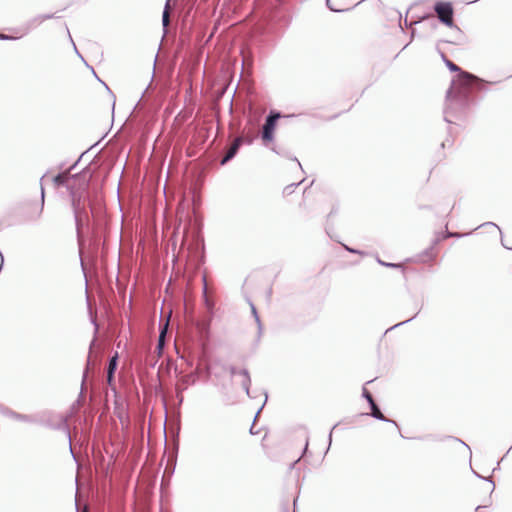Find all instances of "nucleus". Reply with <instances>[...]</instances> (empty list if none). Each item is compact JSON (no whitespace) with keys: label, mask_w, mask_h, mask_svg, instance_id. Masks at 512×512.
<instances>
[{"label":"nucleus","mask_w":512,"mask_h":512,"mask_svg":"<svg viewBox=\"0 0 512 512\" xmlns=\"http://www.w3.org/2000/svg\"><path fill=\"white\" fill-rule=\"evenodd\" d=\"M364 396L365 398L368 400V402L370 403V405H373L374 402V399L372 397V395L370 394V392H368L367 390H364Z\"/></svg>","instance_id":"10"},{"label":"nucleus","mask_w":512,"mask_h":512,"mask_svg":"<svg viewBox=\"0 0 512 512\" xmlns=\"http://www.w3.org/2000/svg\"><path fill=\"white\" fill-rule=\"evenodd\" d=\"M437 256L438 250L436 244H433L418 255V261L421 263H430L433 262Z\"/></svg>","instance_id":"4"},{"label":"nucleus","mask_w":512,"mask_h":512,"mask_svg":"<svg viewBox=\"0 0 512 512\" xmlns=\"http://www.w3.org/2000/svg\"><path fill=\"white\" fill-rule=\"evenodd\" d=\"M484 490L491 492L493 490L492 484L488 482H483Z\"/></svg>","instance_id":"13"},{"label":"nucleus","mask_w":512,"mask_h":512,"mask_svg":"<svg viewBox=\"0 0 512 512\" xmlns=\"http://www.w3.org/2000/svg\"><path fill=\"white\" fill-rule=\"evenodd\" d=\"M371 408H372V415L377 418V419H380V420H384V416L383 414L381 413V411L379 410L378 406L373 403V405H371Z\"/></svg>","instance_id":"8"},{"label":"nucleus","mask_w":512,"mask_h":512,"mask_svg":"<svg viewBox=\"0 0 512 512\" xmlns=\"http://www.w3.org/2000/svg\"><path fill=\"white\" fill-rule=\"evenodd\" d=\"M464 75H465V77H467V78H472V76H471V75H469V74H467V73H465Z\"/></svg>","instance_id":"15"},{"label":"nucleus","mask_w":512,"mask_h":512,"mask_svg":"<svg viewBox=\"0 0 512 512\" xmlns=\"http://www.w3.org/2000/svg\"><path fill=\"white\" fill-rule=\"evenodd\" d=\"M253 313L256 314L255 308H253ZM255 316H257V315H255ZM256 319L258 320V317H256Z\"/></svg>","instance_id":"16"},{"label":"nucleus","mask_w":512,"mask_h":512,"mask_svg":"<svg viewBox=\"0 0 512 512\" xmlns=\"http://www.w3.org/2000/svg\"><path fill=\"white\" fill-rule=\"evenodd\" d=\"M435 12L437 13L438 18L445 25L452 27L453 22V8L451 3L449 2H437L435 4Z\"/></svg>","instance_id":"1"},{"label":"nucleus","mask_w":512,"mask_h":512,"mask_svg":"<svg viewBox=\"0 0 512 512\" xmlns=\"http://www.w3.org/2000/svg\"><path fill=\"white\" fill-rule=\"evenodd\" d=\"M242 142H243V138L242 137H237L233 141V143L231 144V146L227 150L225 156L221 160V165L226 164L229 160H231L236 155V153L238 152L239 147L241 146Z\"/></svg>","instance_id":"5"},{"label":"nucleus","mask_w":512,"mask_h":512,"mask_svg":"<svg viewBox=\"0 0 512 512\" xmlns=\"http://www.w3.org/2000/svg\"><path fill=\"white\" fill-rule=\"evenodd\" d=\"M280 117L279 114L270 115L263 127L262 139L264 142H271L273 140V132L276 126V121Z\"/></svg>","instance_id":"3"},{"label":"nucleus","mask_w":512,"mask_h":512,"mask_svg":"<svg viewBox=\"0 0 512 512\" xmlns=\"http://www.w3.org/2000/svg\"><path fill=\"white\" fill-rule=\"evenodd\" d=\"M162 21H163L164 26H167L169 24V4L168 3L166 4V8L163 12Z\"/></svg>","instance_id":"9"},{"label":"nucleus","mask_w":512,"mask_h":512,"mask_svg":"<svg viewBox=\"0 0 512 512\" xmlns=\"http://www.w3.org/2000/svg\"><path fill=\"white\" fill-rule=\"evenodd\" d=\"M231 374L233 381L240 385L247 393H249L250 376L246 369L240 367H232Z\"/></svg>","instance_id":"2"},{"label":"nucleus","mask_w":512,"mask_h":512,"mask_svg":"<svg viewBox=\"0 0 512 512\" xmlns=\"http://www.w3.org/2000/svg\"><path fill=\"white\" fill-rule=\"evenodd\" d=\"M41 194H42V198H44V190L43 189L41 191Z\"/></svg>","instance_id":"17"},{"label":"nucleus","mask_w":512,"mask_h":512,"mask_svg":"<svg viewBox=\"0 0 512 512\" xmlns=\"http://www.w3.org/2000/svg\"><path fill=\"white\" fill-rule=\"evenodd\" d=\"M69 178H70V174L68 171H66V172L60 173L57 176H55L53 178V182H54L55 186L58 187V186L66 184L68 182Z\"/></svg>","instance_id":"7"},{"label":"nucleus","mask_w":512,"mask_h":512,"mask_svg":"<svg viewBox=\"0 0 512 512\" xmlns=\"http://www.w3.org/2000/svg\"><path fill=\"white\" fill-rule=\"evenodd\" d=\"M118 364V354L116 353L109 361L108 369H107V383L112 386L114 381V372L117 368Z\"/></svg>","instance_id":"6"},{"label":"nucleus","mask_w":512,"mask_h":512,"mask_svg":"<svg viewBox=\"0 0 512 512\" xmlns=\"http://www.w3.org/2000/svg\"><path fill=\"white\" fill-rule=\"evenodd\" d=\"M165 336V330H163L159 336V346L162 345V342H163V338Z\"/></svg>","instance_id":"14"},{"label":"nucleus","mask_w":512,"mask_h":512,"mask_svg":"<svg viewBox=\"0 0 512 512\" xmlns=\"http://www.w3.org/2000/svg\"><path fill=\"white\" fill-rule=\"evenodd\" d=\"M447 66L449 67V69L451 71H458V70H460V68L456 64H454L452 61H449V60L447 61Z\"/></svg>","instance_id":"11"},{"label":"nucleus","mask_w":512,"mask_h":512,"mask_svg":"<svg viewBox=\"0 0 512 512\" xmlns=\"http://www.w3.org/2000/svg\"><path fill=\"white\" fill-rule=\"evenodd\" d=\"M18 37H13V36H8L6 34H2L0 33V39L1 40H14V39H17Z\"/></svg>","instance_id":"12"}]
</instances>
